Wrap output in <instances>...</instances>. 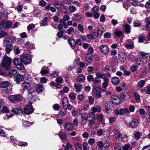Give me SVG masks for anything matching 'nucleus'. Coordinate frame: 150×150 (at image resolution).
Listing matches in <instances>:
<instances>
[{"label":"nucleus","instance_id":"nucleus-1","mask_svg":"<svg viewBox=\"0 0 150 150\" xmlns=\"http://www.w3.org/2000/svg\"><path fill=\"white\" fill-rule=\"evenodd\" d=\"M11 62V59L7 55H6L3 57L1 65L2 67H5L7 69H8L10 67Z\"/></svg>","mask_w":150,"mask_h":150},{"label":"nucleus","instance_id":"nucleus-2","mask_svg":"<svg viewBox=\"0 0 150 150\" xmlns=\"http://www.w3.org/2000/svg\"><path fill=\"white\" fill-rule=\"evenodd\" d=\"M11 84L7 81H4L0 83V86L8 93L11 91Z\"/></svg>","mask_w":150,"mask_h":150},{"label":"nucleus","instance_id":"nucleus-3","mask_svg":"<svg viewBox=\"0 0 150 150\" xmlns=\"http://www.w3.org/2000/svg\"><path fill=\"white\" fill-rule=\"evenodd\" d=\"M21 60L23 63L25 65H27L30 63L31 61V58L29 54H25L21 57Z\"/></svg>","mask_w":150,"mask_h":150},{"label":"nucleus","instance_id":"nucleus-4","mask_svg":"<svg viewBox=\"0 0 150 150\" xmlns=\"http://www.w3.org/2000/svg\"><path fill=\"white\" fill-rule=\"evenodd\" d=\"M114 134L115 136L117 138L119 142H121L123 141L124 138L127 137V134L125 133L123 134L121 133L117 130H115L114 131Z\"/></svg>","mask_w":150,"mask_h":150},{"label":"nucleus","instance_id":"nucleus-5","mask_svg":"<svg viewBox=\"0 0 150 150\" xmlns=\"http://www.w3.org/2000/svg\"><path fill=\"white\" fill-rule=\"evenodd\" d=\"M13 63L14 65L16 66V67L20 70L23 69L24 67L22 62L21 61V59L18 58H15L13 60Z\"/></svg>","mask_w":150,"mask_h":150},{"label":"nucleus","instance_id":"nucleus-6","mask_svg":"<svg viewBox=\"0 0 150 150\" xmlns=\"http://www.w3.org/2000/svg\"><path fill=\"white\" fill-rule=\"evenodd\" d=\"M34 110L32 105V103L29 102L28 104L24 108V112L26 114H30L33 112Z\"/></svg>","mask_w":150,"mask_h":150},{"label":"nucleus","instance_id":"nucleus-7","mask_svg":"<svg viewBox=\"0 0 150 150\" xmlns=\"http://www.w3.org/2000/svg\"><path fill=\"white\" fill-rule=\"evenodd\" d=\"M11 23L10 21H3L0 24V28L2 30H5L7 28H9L11 27Z\"/></svg>","mask_w":150,"mask_h":150},{"label":"nucleus","instance_id":"nucleus-8","mask_svg":"<svg viewBox=\"0 0 150 150\" xmlns=\"http://www.w3.org/2000/svg\"><path fill=\"white\" fill-rule=\"evenodd\" d=\"M9 100L11 102L14 103L16 101H19L21 99V97L20 95H11L8 97Z\"/></svg>","mask_w":150,"mask_h":150},{"label":"nucleus","instance_id":"nucleus-9","mask_svg":"<svg viewBox=\"0 0 150 150\" xmlns=\"http://www.w3.org/2000/svg\"><path fill=\"white\" fill-rule=\"evenodd\" d=\"M113 107L112 103L110 101H107L105 104V111L108 113L110 112V109Z\"/></svg>","mask_w":150,"mask_h":150},{"label":"nucleus","instance_id":"nucleus-10","mask_svg":"<svg viewBox=\"0 0 150 150\" xmlns=\"http://www.w3.org/2000/svg\"><path fill=\"white\" fill-rule=\"evenodd\" d=\"M64 128L67 131H71L73 129V125L69 122H66L64 123Z\"/></svg>","mask_w":150,"mask_h":150},{"label":"nucleus","instance_id":"nucleus-11","mask_svg":"<svg viewBox=\"0 0 150 150\" xmlns=\"http://www.w3.org/2000/svg\"><path fill=\"white\" fill-rule=\"evenodd\" d=\"M101 52L104 54H107L109 51V49L108 47L105 45H101L100 48Z\"/></svg>","mask_w":150,"mask_h":150},{"label":"nucleus","instance_id":"nucleus-12","mask_svg":"<svg viewBox=\"0 0 150 150\" xmlns=\"http://www.w3.org/2000/svg\"><path fill=\"white\" fill-rule=\"evenodd\" d=\"M138 121L135 119H133L129 122V125L132 127L134 128L137 126L138 125Z\"/></svg>","mask_w":150,"mask_h":150},{"label":"nucleus","instance_id":"nucleus-13","mask_svg":"<svg viewBox=\"0 0 150 150\" xmlns=\"http://www.w3.org/2000/svg\"><path fill=\"white\" fill-rule=\"evenodd\" d=\"M12 43L9 38H5L3 41V45L5 47H11Z\"/></svg>","mask_w":150,"mask_h":150},{"label":"nucleus","instance_id":"nucleus-14","mask_svg":"<svg viewBox=\"0 0 150 150\" xmlns=\"http://www.w3.org/2000/svg\"><path fill=\"white\" fill-rule=\"evenodd\" d=\"M118 55L119 59L121 62H124L126 60V56L124 53L120 52L118 53Z\"/></svg>","mask_w":150,"mask_h":150},{"label":"nucleus","instance_id":"nucleus-15","mask_svg":"<svg viewBox=\"0 0 150 150\" xmlns=\"http://www.w3.org/2000/svg\"><path fill=\"white\" fill-rule=\"evenodd\" d=\"M96 75L97 77L99 78H100L104 80H108V78L105 77V74H101L100 72H97L96 73Z\"/></svg>","mask_w":150,"mask_h":150},{"label":"nucleus","instance_id":"nucleus-16","mask_svg":"<svg viewBox=\"0 0 150 150\" xmlns=\"http://www.w3.org/2000/svg\"><path fill=\"white\" fill-rule=\"evenodd\" d=\"M59 138L62 140L68 138V136L67 133L64 132H62L60 131L58 134Z\"/></svg>","mask_w":150,"mask_h":150},{"label":"nucleus","instance_id":"nucleus-17","mask_svg":"<svg viewBox=\"0 0 150 150\" xmlns=\"http://www.w3.org/2000/svg\"><path fill=\"white\" fill-rule=\"evenodd\" d=\"M98 36V33L96 32H93L91 34H88L86 35L87 38L90 39H94Z\"/></svg>","mask_w":150,"mask_h":150},{"label":"nucleus","instance_id":"nucleus-18","mask_svg":"<svg viewBox=\"0 0 150 150\" xmlns=\"http://www.w3.org/2000/svg\"><path fill=\"white\" fill-rule=\"evenodd\" d=\"M30 86V84L28 82H23L21 84V88L23 90L28 89Z\"/></svg>","mask_w":150,"mask_h":150},{"label":"nucleus","instance_id":"nucleus-19","mask_svg":"<svg viewBox=\"0 0 150 150\" xmlns=\"http://www.w3.org/2000/svg\"><path fill=\"white\" fill-rule=\"evenodd\" d=\"M23 76L21 75L18 74L14 77L15 81L17 82H20L23 81Z\"/></svg>","mask_w":150,"mask_h":150},{"label":"nucleus","instance_id":"nucleus-20","mask_svg":"<svg viewBox=\"0 0 150 150\" xmlns=\"http://www.w3.org/2000/svg\"><path fill=\"white\" fill-rule=\"evenodd\" d=\"M119 79L117 77H114L111 78V82L113 84L117 85L119 83Z\"/></svg>","mask_w":150,"mask_h":150},{"label":"nucleus","instance_id":"nucleus-21","mask_svg":"<svg viewBox=\"0 0 150 150\" xmlns=\"http://www.w3.org/2000/svg\"><path fill=\"white\" fill-rule=\"evenodd\" d=\"M86 60L90 63L93 62V60L92 57V54L90 53H87L86 55Z\"/></svg>","mask_w":150,"mask_h":150},{"label":"nucleus","instance_id":"nucleus-22","mask_svg":"<svg viewBox=\"0 0 150 150\" xmlns=\"http://www.w3.org/2000/svg\"><path fill=\"white\" fill-rule=\"evenodd\" d=\"M85 78V76L84 75L80 74L77 77L76 80L77 82H80L84 81Z\"/></svg>","mask_w":150,"mask_h":150},{"label":"nucleus","instance_id":"nucleus-23","mask_svg":"<svg viewBox=\"0 0 150 150\" xmlns=\"http://www.w3.org/2000/svg\"><path fill=\"white\" fill-rule=\"evenodd\" d=\"M12 111L15 113L16 114H20L22 113V110L20 108H13L12 110Z\"/></svg>","mask_w":150,"mask_h":150},{"label":"nucleus","instance_id":"nucleus-24","mask_svg":"<svg viewBox=\"0 0 150 150\" xmlns=\"http://www.w3.org/2000/svg\"><path fill=\"white\" fill-rule=\"evenodd\" d=\"M100 88L98 87L95 86L93 88V92L95 95L100 93Z\"/></svg>","mask_w":150,"mask_h":150},{"label":"nucleus","instance_id":"nucleus-25","mask_svg":"<svg viewBox=\"0 0 150 150\" xmlns=\"http://www.w3.org/2000/svg\"><path fill=\"white\" fill-rule=\"evenodd\" d=\"M82 85L80 83H76L74 85V87L76 89V91L77 92H79L81 89Z\"/></svg>","mask_w":150,"mask_h":150},{"label":"nucleus","instance_id":"nucleus-26","mask_svg":"<svg viewBox=\"0 0 150 150\" xmlns=\"http://www.w3.org/2000/svg\"><path fill=\"white\" fill-rule=\"evenodd\" d=\"M44 89V88L41 85L38 84L36 87V90L38 92L42 91Z\"/></svg>","mask_w":150,"mask_h":150},{"label":"nucleus","instance_id":"nucleus-27","mask_svg":"<svg viewBox=\"0 0 150 150\" xmlns=\"http://www.w3.org/2000/svg\"><path fill=\"white\" fill-rule=\"evenodd\" d=\"M68 43L71 46H74L76 45V42L75 40L72 39H69L67 40Z\"/></svg>","mask_w":150,"mask_h":150},{"label":"nucleus","instance_id":"nucleus-28","mask_svg":"<svg viewBox=\"0 0 150 150\" xmlns=\"http://www.w3.org/2000/svg\"><path fill=\"white\" fill-rule=\"evenodd\" d=\"M91 110L93 112H100L101 111L100 107L99 105H97L96 107L93 108Z\"/></svg>","mask_w":150,"mask_h":150},{"label":"nucleus","instance_id":"nucleus-29","mask_svg":"<svg viewBox=\"0 0 150 150\" xmlns=\"http://www.w3.org/2000/svg\"><path fill=\"white\" fill-rule=\"evenodd\" d=\"M17 73L16 70L13 69H10L9 71L8 75L10 76H14Z\"/></svg>","mask_w":150,"mask_h":150},{"label":"nucleus","instance_id":"nucleus-30","mask_svg":"<svg viewBox=\"0 0 150 150\" xmlns=\"http://www.w3.org/2000/svg\"><path fill=\"white\" fill-rule=\"evenodd\" d=\"M69 103V100L67 98H64L62 101V104L63 107H66V105L68 104Z\"/></svg>","mask_w":150,"mask_h":150},{"label":"nucleus","instance_id":"nucleus-31","mask_svg":"<svg viewBox=\"0 0 150 150\" xmlns=\"http://www.w3.org/2000/svg\"><path fill=\"white\" fill-rule=\"evenodd\" d=\"M111 98L112 100H117V103H116L117 104H119L120 103L121 100L119 98V97L117 95H113L112 96H111Z\"/></svg>","mask_w":150,"mask_h":150},{"label":"nucleus","instance_id":"nucleus-32","mask_svg":"<svg viewBox=\"0 0 150 150\" xmlns=\"http://www.w3.org/2000/svg\"><path fill=\"white\" fill-rule=\"evenodd\" d=\"M81 111L80 109H78L77 111H76L73 110L71 111V113L72 115L75 116L77 115H80L81 113Z\"/></svg>","mask_w":150,"mask_h":150},{"label":"nucleus","instance_id":"nucleus-33","mask_svg":"<svg viewBox=\"0 0 150 150\" xmlns=\"http://www.w3.org/2000/svg\"><path fill=\"white\" fill-rule=\"evenodd\" d=\"M123 150H131L132 147L129 144H126L122 147Z\"/></svg>","mask_w":150,"mask_h":150},{"label":"nucleus","instance_id":"nucleus-34","mask_svg":"<svg viewBox=\"0 0 150 150\" xmlns=\"http://www.w3.org/2000/svg\"><path fill=\"white\" fill-rule=\"evenodd\" d=\"M62 5L61 2L55 1L54 3V6L56 8H59Z\"/></svg>","mask_w":150,"mask_h":150},{"label":"nucleus","instance_id":"nucleus-35","mask_svg":"<svg viewBox=\"0 0 150 150\" xmlns=\"http://www.w3.org/2000/svg\"><path fill=\"white\" fill-rule=\"evenodd\" d=\"M146 25L148 30H150V16L147 19Z\"/></svg>","mask_w":150,"mask_h":150},{"label":"nucleus","instance_id":"nucleus-36","mask_svg":"<svg viewBox=\"0 0 150 150\" xmlns=\"http://www.w3.org/2000/svg\"><path fill=\"white\" fill-rule=\"evenodd\" d=\"M74 147L76 150H82L81 145L79 143H75L74 144Z\"/></svg>","mask_w":150,"mask_h":150},{"label":"nucleus","instance_id":"nucleus-37","mask_svg":"<svg viewBox=\"0 0 150 150\" xmlns=\"http://www.w3.org/2000/svg\"><path fill=\"white\" fill-rule=\"evenodd\" d=\"M136 61L137 63L139 65H142L144 63V60L140 58H137Z\"/></svg>","mask_w":150,"mask_h":150},{"label":"nucleus","instance_id":"nucleus-38","mask_svg":"<svg viewBox=\"0 0 150 150\" xmlns=\"http://www.w3.org/2000/svg\"><path fill=\"white\" fill-rule=\"evenodd\" d=\"M141 57L144 59H147L149 57V54L145 52H142L140 53Z\"/></svg>","mask_w":150,"mask_h":150},{"label":"nucleus","instance_id":"nucleus-39","mask_svg":"<svg viewBox=\"0 0 150 150\" xmlns=\"http://www.w3.org/2000/svg\"><path fill=\"white\" fill-rule=\"evenodd\" d=\"M81 116L83 120L86 121H87L88 119V115L87 114L85 113H82L81 114Z\"/></svg>","mask_w":150,"mask_h":150},{"label":"nucleus","instance_id":"nucleus-40","mask_svg":"<svg viewBox=\"0 0 150 150\" xmlns=\"http://www.w3.org/2000/svg\"><path fill=\"white\" fill-rule=\"evenodd\" d=\"M74 28L72 27H70L67 30H64L65 33L68 34L69 35H71V33L74 31Z\"/></svg>","mask_w":150,"mask_h":150},{"label":"nucleus","instance_id":"nucleus-41","mask_svg":"<svg viewBox=\"0 0 150 150\" xmlns=\"http://www.w3.org/2000/svg\"><path fill=\"white\" fill-rule=\"evenodd\" d=\"M63 108L65 110H67L68 109L69 110H71L72 108L73 107L70 104L68 103V105L67 104L66 105L65 108V106L63 107Z\"/></svg>","mask_w":150,"mask_h":150},{"label":"nucleus","instance_id":"nucleus-42","mask_svg":"<svg viewBox=\"0 0 150 150\" xmlns=\"http://www.w3.org/2000/svg\"><path fill=\"white\" fill-rule=\"evenodd\" d=\"M101 81L99 78L97 77L94 78L93 81V82L95 83L100 84L101 83Z\"/></svg>","mask_w":150,"mask_h":150},{"label":"nucleus","instance_id":"nucleus-43","mask_svg":"<svg viewBox=\"0 0 150 150\" xmlns=\"http://www.w3.org/2000/svg\"><path fill=\"white\" fill-rule=\"evenodd\" d=\"M125 31L127 33H129L131 32V28L127 24H126L124 26Z\"/></svg>","mask_w":150,"mask_h":150},{"label":"nucleus","instance_id":"nucleus-44","mask_svg":"<svg viewBox=\"0 0 150 150\" xmlns=\"http://www.w3.org/2000/svg\"><path fill=\"white\" fill-rule=\"evenodd\" d=\"M69 9L71 13L74 12L77 9V8L74 6H70L69 7Z\"/></svg>","mask_w":150,"mask_h":150},{"label":"nucleus","instance_id":"nucleus-45","mask_svg":"<svg viewBox=\"0 0 150 150\" xmlns=\"http://www.w3.org/2000/svg\"><path fill=\"white\" fill-rule=\"evenodd\" d=\"M6 133L2 128V127L0 126V135L3 137L6 136Z\"/></svg>","mask_w":150,"mask_h":150},{"label":"nucleus","instance_id":"nucleus-46","mask_svg":"<svg viewBox=\"0 0 150 150\" xmlns=\"http://www.w3.org/2000/svg\"><path fill=\"white\" fill-rule=\"evenodd\" d=\"M72 147V146L69 142H67L66 144L64 150H67L68 149H71Z\"/></svg>","mask_w":150,"mask_h":150},{"label":"nucleus","instance_id":"nucleus-47","mask_svg":"<svg viewBox=\"0 0 150 150\" xmlns=\"http://www.w3.org/2000/svg\"><path fill=\"white\" fill-rule=\"evenodd\" d=\"M78 30L81 32L83 33L84 32V27L83 25L81 24H79L78 26Z\"/></svg>","mask_w":150,"mask_h":150},{"label":"nucleus","instance_id":"nucleus-48","mask_svg":"<svg viewBox=\"0 0 150 150\" xmlns=\"http://www.w3.org/2000/svg\"><path fill=\"white\" fill-rule=\"evenodd\" d=\"M134 134L135 138L137 139H138L140 137L141 133L139 132L134 131Z\"/></svg>","mask_w":150,"mask_h":150},{"label":"nucleus","instance_id":"nucleus-49","mask_svg":"<svg viewBox=\"0 0 150 150\" xmlns=\"http://www.w3.org/2000/svg\"><path fill=\"white\" fill-rule=\"evenodd\" d=\"M35 27V25L34 24L31 23L30 24L27 26V28L28 31H29L33 29Z\"/></svg>","mask_w":150,"mask_h":150},{"label":"nucleus","instance_id":"nucleus-50","mask_svg":"<svg viewBox=\"0 0 150 150\" xmlns=\"http://www.w3.org/2000/svg\"><path fill=\"white\" fill-rule=\"evenodd\" d=\"M58 72L59 71L56 70L54 71V72L52 73L51 74V77L53 78H55L57 76H58Z\"/></svg>","mask_w":150,"mask_h":150},{"label":"nucleus","instance_id":"nucleus-51","mask_svg":"<svg viewBox=\"0 0 150 150\" xmlns=\"http://www.w3.org/2000/svg\"><path fill=\"white\" fill-rule=\"evenodd\" d=\"M145 82L144 80L140 81L138 83V86L139 87L142 88L145 84Z\"/></svg>","mask_w":150,"mask_h":150},{"label":"nucleus","instance_id":"nucleus-52","mask_svg":"<svg viewBox=\"0 0 150 150\" xmlns=\"http://www.w3.org/2000/svg\"><path fill=\"white\" fill-rule=\"evenodd\" d=\"M23 124L24 126L26 127L29 126L32 124V123L30 122L27 121H24L23 122Z\"/></svg>","mask_w":150,"mask_h":150},{"label":"nucleus","instance_id":"nucleus-53","mask_svg":"<svg viewBox=\"0 0 150 150\" xmlns=\"http://www.w3.org/2000/svg\"><path fill=\"white\" fill-rule=\"evenodd\" d=\"M104 82L102 84V86L104 88H105L108 86V82L109 81V79H108V80L107 81H105V80H104Z\"/></svg>","mask_w":150,"mask_h":150},{"label":"nucleus","instance_id":"nucleus-54","mask_svg":"<svg viewBox=\"0 0 150 150\" xmlns=\"http://www.w3.org/2000/svg\"><path fill=\"white\" fill-rule=\"evenodd\" d=\"M64 32V30L62 31H60L59 32L57 33V36L59 38H60L62 37L63 35Z\"/></svg>","mask_w":150,"mask_h":150},{"label":"nucleus","instance_id":"nucleus-55","mask_svg":"<svg viewBox=\"0 0 150 150\" xmlns=\"http://www.w3.org/2000/svg\"><path fill=\"white\" fill-rule=\"evenodd\" d=\"M48 20V18L45 17L41 21V24L43 25H45L47 23V21Z\"/></svg>","mask_w":150,"mask_h":150},{"label":"nucleus","instance_id":"nucleus-56","mask_svg":"<svg viewBox=\"0 0 150 150\" xmlns=\"http://www.w3.org/2000/svg\"><path fill=\"white\" fill-rule=\"evenodd\" d=\"M55 81L58 83H61L63 82V79L62 77L60 76L56 79Z\"/></svg>","mask_w":150,"mask_h":150},{"label":"nucleus","instance_id":"nucleus-57","mask_svg":"<svg viewBox=\"0 0 150 150\" xmlns=\"http://www.w3.org/2000/svg\"><path fill=\"white\" fill-rule=\"evenodd\" d=\"M133 94L136 100H140V96L138 93L136 92H134Z\"/></svg>","mask_w":150,"mask_h":150},{"label":"nucleus","instance_id":"nucleus-58","mask_svg":"<svg viewBox=\"0 0 150 150\" xmlns=\"http://www.w3.org/2000/svg\"><path fill=\"white\" fill-rule=\"evenodd\" d=\"M97 133L99 136H101L103 134V130L102 129H98L97 131Z\"/></svg>","mask_w":150,"mask_h":150},{"label":"nucleus","instance_id":"nucleus-59","mask_svg":"<svg viewBox=\"0 0 150 150\" xmlns=\"http://www.w3.org/2000/svg\"><path fill=\"white\" fill-rule=\"evenodd\" d=\"M116 118L115 117H111L109 118V122L110 124L113 123L115 121Z\"/></svg>","mask_w":150,"mask_h":150},{"label":"nucleus","instance_id":"nucleus-60","mask_svg":"<svg viewBox=\"0 0 150 150\" xmlns=\"http://www.w3.org/2000/svg\"><path fill=\"white\" fill-rule=\"evenodd\" d=\"M89 103L91 104H93L94 102V99L91 96H89L88 97Z\"/></svg>","mask_w":150,"mask_h":150},{"label":"nucleus","instance_id":"nucleus-61","mask_svg":"<svg viewBox=\"0 0 150 150\" xmlns=\"http://www.w3.org/2000/svg\"><path fill=\"white\" fill-rule=\"evenodd\" d=\"M89 116L90 118L94 120L95 119L96 115L95 114L93 113V112H89Z\"/></svg>","mask_w":150,"mask_h":150},{"label":"nucleus","instance_id":"nucleus-62","mask_svg":"<svg viewBox=\"0 0 150 150\" xmlns=\"http://www.w3.org/2000/svg\"><path fill=\"white\" fill-rule=\"evenodd\" d=\"M40 12V9L37 8H35L33 11V13L36 16Z\"/></svg>","mask_w":150,"mask_h":150},{"label":"nucleus","instance_id":"nucleus-63","mask_svg":"<svg viewBox=\"0 0 150 150\" xmlns=\"http://www.w3.org/2000/svg\"><path fill=\"white\" fill-rule=\"evenodd\" d=\"M126 97V94L124 92H122L120 94V97L122 100L124 99Z\"/></svg>","mask_w":150,"mask_h":150},{"label":"nucleus","instance_id":"nucleus-64","mask_svg":"<svg viewBox=\"0 0 150 150\" xmlns=\"http://www.w3.org/2000/svg\"><path fill=\"white\" fill-rule=\"evenodd\" d=\"M1 14L2 15H4V16L6 17L7 16V11L5 9H3L1 11Z\"/></svg>","mask_w":150,"mask_h":150}]
</instances>
